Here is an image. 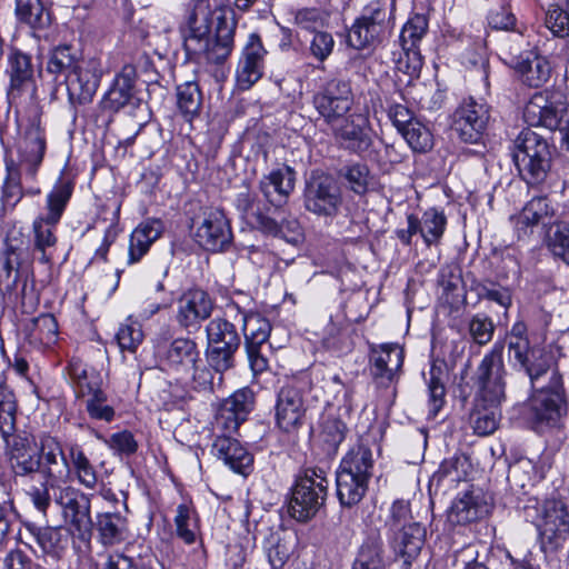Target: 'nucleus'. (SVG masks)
<instances>
[{
	"instance_id": "obj_1",
	"label": "nucleus",
	"mask_w": 569,
	"mask_h": 569,
	"mask_svg": "<svg viewBox=\"0 0 569 569\" xmlns=\"http://www.w3.org/2000/svg\"><path fill=\"white\" fill-rule=\"evenodd\" d=\"M237 20L234 12L218 8L210 12L202 3L188 10L181 33L189 56L203 57L213 64L223 63L233 50Z\"/></svg>"
},
{
	"instance_id": "obj_2",
	"label": "nucleus",
	"mask_w": 569,
	"mask_h": 569,
	"mask_svg": "<svg viewBox=\"0 0 569 569\" xmlns=\"http://www.w3.org/2000/svg\"><path fill=\"white\" fill-rule=\"evenodd\" d=\"M46 71L54 81L63 78L69 103L74 109L92 101L102 77L100 60L79 59L69 44L57 46L49 52Z\"/></svg>"
},
{
	"instance_id": "obj_3",
	"label": "nucleus",
	"mask_w": 569,
	"mask_h": 569,
	"mask_svg": "<svg viewBox=\"0 0 569 569\" xmlns=\"http://www.w3.org/2000/svg\"><path fill=\"white\" fill-rule=\"evenodd\" d=\"M74 191V179L60 173L46 194L43 212L32 221L33 253L41 263H50L57 250V227Z\"/></svg>"
},
{
	"instance_id": "obj_4",
	"label": "nucleus",
	"mask_w": 569,
	"mask_h": 569,
	"mask_svg": "<svg viewBox=\"0 0 569 569\" xmlns=\"http://www.w3.org/2000/svg\"><path fill=\"white\" fill-rule=\"evenodd\" d=\"M57 437L44 435L39 440L40 477L39 483H30L26 489L33 507L43 516L51 506L50 489L66 482L71 476L69 455Z\"/></svg>"
},
{
	"instance_id": "obj_5",
	"label": "nucleus",
	"mask_w": 569,
	"mask_h": 569,
	"mask_svg": "<svg viewBox=\"0 0 569 569\" xmlns=\"http://www.w3.org/2000/svg\"><path fill=\"white\" fill-rule=\"evenodd\" d=\"M28 258V248L8 244L0 258V291L8 302L20 305L30 311L39 302L34 283L29 282V273L23 263Z\"/></svg>"
},
{
	"instance_id": "obj_6",
	"label": "nucleus",
	"mask_w": 569,
	"mask_h": 569,
	"mask_svg": "<svg viewBox=\"0 0 569 569\" xmlns=\"http://www.w3.org/2000/svg\"><path fill=\"white\" fill-rule=\"evenodd\" d=\"M512 158L528 186L546 182L552 166V148L543 137L530 129L522 130L513 141Z\"/></svg>"
},
{
	"instance_id": "obj_7",
	"label": "nucleus",
	"mask_w": 569,
	"mask_h": 569,
	"mask_svg": "<svg viewBox=\"0 0 569 569\" xmlns=\"http://www.w3.org/2000/svg\"><path fill=\"white\" fill-rule=\"evenodd\" d=\"M41 108L37 103L29 107L16 151L17 161L13 168L19 170L27 181H37L47 151V136L41 123Z\"/></svg>"
},
{
	"instance_id": "obj_8",
	"label": "nucleus",
	"mask_w": 569,
	"mask_h": 569,
	"mask_svg": "<svg viewBox=\"0 0 569 569\" xmlns=\"http://www.w3.org/2000/svg\"><path fill=\"white\" fill-rule=\"evenodd\" d=\"M508 356L513 367L522 370L535 388L543 376L551 370V358L542 348L533 346L529 339L528 327L522 320L516 321L506 335Z\"/></svg>"
},
{
	"instance_id": "obj_9",
	"label": "nucleus",
	"mask_w": 569,
	"mask_h": 569,
	"mask_svg": "<svg viewBox=\"0 0 569 569\" xmlns=\"http://www.w3.org/2000/svg\"><path fill=\"white\" fill-rule=\"evenodd\" d=\"M533 389L536 391L530 398L529 407L530 418L536 429L542 430L558 426L568 412L562 376L557 369H551L548 385Z\"/></svg>"
},
{
	"instance_id": "obj_10",
	"label": "nucleus",
	"mask_w": 569,
	"mask_h": 569,
	"mask_svg": "<svg viewBox=\"0 0 569 569\" xmlns=\"http://www.w3.org/2000/svg\"><path fill=\"white\" fill-rule=\"evenodd\" d=\"M207 362L218 373V382L223 380V373L234 367V355L240 347V335L236 326L226 318L216 317L206 326Z\"/></svg>"
},
{
	"instance_id": "obj_11",
	"label": "nucleus",
	"mask_w": 569,
	"mask_h": 569,
	"mask_svg": "<svg viewBox=\"0 0 569 569\" xmlns=\"http://www.w3.org/2000/svg\"><path fill=\"white\" fill-rule=\"evenodd\" d=\"M51 503L60 510L64 522L71 531L82 541L88 540L92 533L90 496L71 485H58L50 489Z\"/></svg>"
},
{
	"instance_id": "obj_12",
	"label": "nucleus",
	"mask_w": 569,
	"mask_h": 569,
	"mask_svg": "<svg viewBox=\"0 0 569 569\" xmlns=\"http://www.w3.org/2000/svg\"><path fill=\"white\" fill-rule=\"evenodd\" d=\"M328 480L322 469H307L297 479L289 502L290 516L299 522L312 519L327 499Z\"/></svg>"
},
{
	"instance_id": "obj_13",
	"label": "nucleus",
	"mask_w": 569,
	"mask_h": 569,
	"mask_svg": "<svg viewBox=\"0 0 569 569\" xmlns=\"http://www.w3.org/2000/svg\"><path fill=\"white\" fill-rule=\"evenodd\" d=\"M506 376L502 346L495 345L483 356L475 372L477 400L489 406H500L506 399Z\"/></svg>"
},
{
	"instance_id": "obj_14",
	"label": "nucleus",
	"mask_w": 569,
	"mask_h": 569,
	"mask_svg": "<svg viewBox=\"0 0 569 569\" xmlns=\"http://www.w3.org/2000/svg\"><path fill=\"white\" fill-rule=\"evenodd\" d=\"M226 313H234L236 317L240 318L250 368L254 375L262 373L269 366L268 359L260 352L262 345L270 337L271 325L269 320L258 312L248 313L241 310L237 303L228 305Z\"/></svg>"
},
{
	"instance_id": "obj_15",
	"label": "nucleus",
	"mask_w": 569,
	"mask_h": 569,
	"mask_svg": "<svg viewBox=\"0 0 569 569\" xmlns=\"http://www.w3.org/2000/svg\"><path fill=\"white\" fill-rule=\"evenodd\" d=\"M343 203L341 188L329 174L313 172L306 182L303 206L307 211L323 218H335Z\"/></svg>"
},
{
	"instance_id": "obj_16",
	"label": "nucleus",
	"mask_w": 569,
	"mask_h": 569,
	"mask_svg": "<svg viewBox=\"0 0 569 569\" xmlns=\"http://www.w3.org/2000/svg\"><path fill=\"white\" fill-rule=\"evenodd\" d=\"M10 469L14 480L32 481L40 475L39 443L34 436L17 432L4 439Z\"/></svg>"
},
{
	"instance_id": "obj_17",
	"label": "nucleus",
	"mask_w": 569,
	"mask_h": 569,
	"mask_svg": "<svg viewBox=\"0 0 569 569\" xmlns=\"http://www.w3.org/2000/svg\"><path fill=\"white\" fill-rule=\"evenodd\" d=\"M352 104L351 89L348 82L340 79L328 81L313 96V106L329 124L341 120Z\"/></svg>"
},
{
	"instance_id": "obj_18",
	"label": "nucleus",
	"mask_w": 569,
	"mask_h": 569,
	"mask_svg": "<svg viewBox=\"0 0 569 569\" xmlns=\"http://www.w3.org/2000/svg\"><path fill=\"white\" fill-rule=\"evenodd\" d=\"M489 118L488 104L468 98L456 109L452 128L462 141L477 143L487 128Z\"/></svg>"
},
{
	"instance_id": "obj_19",
	"label": "nucleus",
	"mask_w": 569,
	"mask_h": 569,
	"mask_svg": "<svg viewBox=\"0 0 569 569\" xmlns=\"http://www.w3.org/2000/svg\"><path fill=\"white\" fill-rule=\"evenodd\" d=\"M538 528L543 548H559L569 537V511L566 505L556 499L546 500Z\"/></svg>"
},
{
	"instance_id": "obj_20",
	"label": "nucleus",
	"mask_w": 569,
	"mask_h": 569,
	"mask_svg": "<svg viewBox=\"0 0 569 569\" xmlns=\"http://www.w3.org/2000/svg\"><path fill=\"white\" fill-rule=\"evenodd\" d=\"M254 393L248 388H241L228 397L219 407L216 421V432L234 433L240 425L247 420L248 415L253 409Z\"/></svg>"
},
{
	"instance_id": "obj_21",
	"label": "nucleus",
	"mask_w": 569,
	"mask_h": 569,
	"mask_svg": "<svg viewBox=\"0 0 569 569\" xmlns=\"http://www.w3.org/2000/svg\"><path fill=\"white\" fill-rule=\"evenodd\" d=\"M267 50L261 38L257 33H250L236 69V79L238 88L241 90L250 89L258 82L264 71Z\"/></svg>"
},
{
	"instance_id": "obj_22",
	"label": "nucleus",
	"mask_w": 569,
	"mask_h": 569,
	"mask_svg": "<svg viewBox=\"0 0 569 569\" xmlns=\"http://www.w3.org/2000/svg\"><path fill=\"white\" fill-rule=\"evenodd\" d=\"M213 309L214 301L207 291L189 289L178 299L176 319L186 330L199 329L211 317Z\"/></svg>"
},
{
	"instance_id": "obj_23",
	"label": "nucleus",
	"mask_w": 569,
	"mask_h": 569,
	"mask_svg": "<svg viewBox=\"0 0 569 569\" xmlns=\"http://www.w3.org/2000/svg\"><path fill=\"white\" fill-rule=\"evenodd\" d=\"M305 412L301 388L293 380L287 381L277 393V426L286 432L293 431L302 425Z\"/></svg>"
},
{
	"instance_id": "obj_24",
	"label": "nucleus",
	"mask_w": 569,
	"mask_h": 569,
	"mask_svg": "<svg viewBox=\"0 0 569 569\" xmlns=\"http://www.w3.org/2000/svg\"><path fill=\"white\" fill-rule=\"evenodd\" d=\"M231 239V229L224 213L217 208L204 210L196 231L199 246L208 251H222L230 244Z\"/></svg>"
},
{
	"instance_id": "obj_25",
	"label": "nucleus",
	"mask_w": 569,
	"mask_h": 569,
	"mask_svg": "<svg viewBox=\"0 0 569 569\" xmlns=\"http://www.w3.org/2000/svg\"><path fill=\"white\" fill-rule=\"evenodd\" d=\"M211 453L236 473L247 476L252 469V455L232 433L217 432Z\"/></svg>"
},
{
	"instance_id": "obj_26",
	"label": "nucleus",
	"mask_w": 569,
	"mask_h": 569,
	"mask_svg": "<svg viewBox=\"0 0 569 569\" xmlns=\"http://www.w3.org/2000/svg\"><path fill=\"white\" fill-rule=\"evenodd\" d=\"M7 74L9 77L8 99L16 102L24 92L34 89V70L31 56L13 49L8 57Z\"/></svg>"
},
{
	"instance_id": "obj_27",
	"label": "nucleus",
	"mask_w": 569,
	"mask_h": 569,
	"mask_svg": "<svg viewBox=\"0 0 569 569\" xmlns=\"http://www.w3.org/2000/svg\"><path fill=\"white\" fill-rule=\"evenodd\" d=\"M197 362H201L197 343L189 338H177L161 352V363L177 375L188 373Z\"/></svg>"
},
{
	"instance_id": "obj_28",
	"label": "nucleus",
	"mask_w": 569,
	"mask_h": 569,
	"mask_svg": "<svg viewBox=\"0 0 569 569\" xmlns=\"http://www.w3.org/2000/svg\"><path fill=\"white\" fill-rule=\"evenodd\" d=\"M510 64L521 81L530 88L542 87L551 76L549 61L530 51L512 57Z\"/></svg>"
},
{
	"instance_id": "obj_29",
	"label": "nucleus",
	"mask_w": 569,
	"mask_h": 569,
	"mask_svg": "<svg viewBox=\"0 0 569 569\" xmlns=\"http://www.w3.org/2000/svg\"><path fill=\"white\" fill-rule=\"evenodd\" d=\"M489 513V505L479 491H468L458 496L448 512V520L453 525H467Z\"/></svg>"
},
{
	"instance_id": "obj_30",
	"label": "nucleus",
	"mask_w": 569,
	"mask_h": 569,
	"mask_svg": "<svg viewBox=\"0 0 569 569\" xmlns=\"http://www.w3.org/2000/svg\"><path fill=\"white\" fill-rule=\"evenodd\" d=\"M295 180V171L290 167H283L264 176L260 180V190L271 204L280 207L293 191Z\"/></svg>"
},
{
	"instance_id": "obj_31",
	"label": "nucleus",
	"mask_w": 569,
	"mask_h": 569,
	"mask_svg": "<svg viewBox=\"0 0 569 569\" xmlns=\"http://www.w3.org/2000/svg\"><path fill=\"white\" fill-rule=\"evenodd\" d=\"M136 78V68L131 64L123 66L103 97V109L117 112L129 104L133 98Z\"/></svg>"
},
{
	"instance_id": "obj_32",
	"label": "nucleus",
	"mask_w": 569,
	"mask_h": 569,
	"mask_svg": "<svg viewBox=\"0 0 569 569\" xmlns=\"http://www.w3.org/2000/svg\"><path fill=\"white\" fill-rule=\"evenodd\" d=\"M163 231V223L159 219H149L138 224L130 234L128 248V264L139 262L149 251Z\"/></svg>"
},
{
	"instance_id": "obj_33",
	"label": "nucleus",
	"mask_w": 569,
	"mask_h": 569,
	"mask_svg": "<svg viewBox=\"0 0 569 569\" xmlns=\"http://www.w3.org/2000/svg\"><path fill=\"white\" fill-rule=\"evenodd\" d=\"M373 469L375 460L370 447L359 442L351 447L343 456L337 473L370 481L373 476Z\"/></svg>"
},
{
	"instance_id": "obj_34",
	"label": "nucleus",
	"mask_w": 569,
	"mask_h": 569,
	"mask_svg": "<svg viewBox=\"0 0 569 569\" xmlns=\"http://www.w3.org/2000/svg\"><path fill=\"white\" fill-rule=\"evenodd\" d=\"M426 541V528L418 522L403 526L393 541L396 553L403 560L405 569L418 558Z\"/></svg>"
},
{
	"instance_id": "obj_35",
	"label": "nucleus",
	"mask_w": 569,
	"mask_h": 569,
	"mask_svg": "<svg viewBox=\"0 0 569 569\" xmlns=\"http://www.w3.org/2000/svg\"><path fill=\"white\" fill-rule=\"evenodd\" d=\"M403 359V350L398 345H382L375 352L371 375L380 385H388L401 369Z\"/></svg>"
},
{
	"instance_id": "obj_36",
	"label": "nucleus",
	"mask_w": 569,
	"mask_h": 569,
	"mask_svg": "<svg viewBox=\"0 0 569 569\" xmlns=\"http://www.w3.org/2000/svg\"><path fill=\"white\" fill-rule=\"evenodd\" d=\"M440 300L457 309L466 302V289L461 270L458 266H445L438 277Z\"/></svg>"
},
{
	"instance_id": "obj_37",
	"label": "nucleus",
	"mask_w": 569,
	"mask_h": 569,
	"mask_svg": "<svg viewBox=\"0 0 569 569\" xmlns=\"http://www.w3.org/2000/svg\"><path fill=\"white\" fill-rule=\"evenodd\" d=\"M31 533L44 553L60 558L67 551L73 532L62 527H44L33 528Z\"/></svg>"
},
{
	"instance_id": "obj_38",
	"label": "nucleus",
	"mask_w": 569,
	"mask_h": 569,
	"mask_svg": "<svg viewBox=\"0 0 569 569\" xmlns=\"http://www.w3.org/2000/svg\"><path fill=\"white\" fill-rule=\"evenodd\" d=\"M96 529L103 546L118 545L127 538V519L119 512H101L96 517Z\"/></svg>"
},
{
	"instance_id": "obj_39",
	"label": "nucleus",
	"mask_w": 569,
	"mask_h": 569,
	"mask_svg": "<svg viewBox=\"0 0 569 569\" xmlns=\"http://www.w3.org/2000/svg\"><path fill=\"white\" fill-rule=\"evenodd\" d=\"M69 373L74 383L78 397H89L103 391L101 372L93 367L73 360L69 365Z\"/></svg>"
},
{
	"instance_id": "obj_40",
	"label": "nucleus",
	"mask_w": 569,
	"mask_h": 569,
	"mask_svg": "<svg viewBox=\"0 0 569 569\" xmlns=\"http://www.w3.org/2000/svg\"><path fill=\"white\" fill-rule=\"evenodd\" d=\"M8 177L3 184L2 200L6 206L14 207L24 193L37 196L40 188L36 186L37 181H27L19 170L13 168V160L7 163Z\"/></svg>"
},
{
	"instance_id": "obj_41",
	"label": "nucleus",
	"mask_w": 569,
	"mask_h": 569,
	"mask_svg": "<svg viewBox=\"0 0 569 569\" xmlns=\"http://www.w3.org/2000/svg\"><path fill=\"white\" fill-rule=\"evenodd\" d=\"M360 120L362 123L342 119V123L335 129L336 136L343 141L346 148L358 154L367 152L372 144L369 129L365 127V120Z\"/></svg>"
},
{
	"instance_id": "obj_42",
	"label": "nucleus",
	"mask_w": 569,
	"mask_h": 569,
	"mask_svg": "<svg viewBox=\"0 0 569 569\" xmlns=\"http://www.w3.org/2000/svg\"><path fill=\"white\" fill-rule=\"evenodd\" d=\"M67 451L69 453L71 473H74L81 486L87 489H93L98 482V475L82 448L77 443H69L67 445Z\"/></svg>"
},
{
	"instance_id": "obj_43",
	"label": "nucleus",
	"mask_w": 569,
	"mask_h": 569,
	"mask_svg": "<svg viewBox=\"0 0 569 569\" xmlns=\"http://www.w3.org/2000/svg\"><path fill=\"white\" fill-rule=\"evenodd\" d=\"M446 227V214L436 208L426 210L422 217L418 218V232L427 247L437 246L440 242Z\"/></svg>"
},
{
	"instance_id": "obj_44",
	"label": "nucleus",
	"mask_w": 569,
	"mask_h": 569,
	"mask_svg": "<svg viewBox=\"0 0 569 569\" xmlns=\"http://www.w3.org/2000/svg\"><path fill=\"white\" fill-rule=\"evenodd\" d=\"M369 480L349 477L336 472L337 497L342 507L351 508L366 496Z\"/></svg>"
},
{
	"instance_id": "obj_45",
	"label": "nucleus",
	"mask_w": 569,
	"mask_h": 569,
	"mask_svg": "<svg viewBox=\"0 0 569 569\" xmlns=\"http://www.w3.org/2000/svg\"><path fill=\"white\" fill-rule=\"evenodd\" d=\"M202 92L198 82L187 81L177 87V107L186 120L198 117L202 107Z\"/></svg>"
},
{
	"instance_id": "obj_46",
	"label": "nucleus",
	"mask_w": 569,
	"mask_h": 569,
	"mask_svg": "<svg viewBox=\"0 0 569 569\" xmlns=\"http://www.w3.org/2000/svg\"><path fill=\"white\" fill-rule=\"evenodd\" d=\"M348 432L347 425L337 416L328 415L321 422L319 439L327 455H336Z\"/></svg>"
},
{
	"instance_id": "obj_47",
	"label": "nucleus",
	"mask_w": 569,
	"mask_h": 569,
	"mask_svg": "<svg viewBox=\"0 0 569 569\" xmlns=\"http://www.w3.org/2000/svg\"><path fill=\"white\" fill-rule=\"evenodd\" d=\"M251 223L263 233L279 237L288 243L297 244L301 240V227L297 220H292L289 223L290 234L284 232L283 224H279L274 219L264 216L260 211L254 213V217L251 219Z\"/></svg>"
},
{
	"instance_id": "obj_48",
	"label": "nucleus",
	"mask_w": 569,
	"mask_h": 569,
	"mask_svg": "<svg viewBox=\"0 0 569 569\" xmlns=\"http://www.w3.org/2000/svg\"><path fill=\"white\" fill-rule=\"evenodd\" d=\"M352 569H386L383 543L379 537H369L365 540Z\"/></svg>"
},
{
	"instance_id": "obj_49",
	"label": "nucleus",
	"mask_w": 569,
	"mask_h": 569,
	"mask_svg": "<svg viewBox=\"0 0 569 569\" xmlns=\"http://www.w3.org/2000/svg\"><path fill=\"white\" fill-rule=\"evenodd\" d=\"M400 134L416 153H427L433 148V134L430 128L418 118L411 121Z\"/></svg>"
},
{
	"instance_id": "obj_50",
	"label": "nucleus",
	"mask_w": 569,
	"mask_h": 569,
	"mask_svg": "<svg viewBox=\"0 0 569 569\" xmlns=\"http://www.w3.org/2000/svg\"><path fill=\"white\" fill-rule=\"evenodd\" d=\"M546 244L550 252L569 266V223L558 221L546 231Z\"/></svg>"
},
{
	"instance_id": "obj_51",
	"label": "nucleus",
	"mask_w": 569,
	"mask_h": 569,
	"mask_svg": "<svg viewBox=\"0 0 569 569\" xmlns=\"http://www.w3.org/2000/svg\"><path fill=\"white\" fill-rule=\"evenodd\" d=\"M17 400L13 391L0 382V433L4 439L14 435Z\"/></svg>"
},
{
	"instance_id": "obj_52",
	"label": "nucleus",
	"mask_w": 569,
	"mask_h": 569,
	"mask_svg": "<svg viewBox=\"0 0 569 569\" xmlns=\"http://www.w3.org/2000/svg\"><path fill=\"white\" fill-rule=\"evenodd\" d=\"M18 19L33 29H43L50 23V17L44 12L41 0H16Z\"/></svg>"
},
{
	"instance_id": "obj_53",
	"label": "nucleus",
	"mask_w": 569,
	"mask_h": 569,
	"mask_svg": "<svg viewBox=\"0 0 569 569\" xmlns=\"http://www.w3.org/2000/svg\"><path fill=\"white\" fill-rule=\"evenodd\" d=\"M550 103L551 93L547 91L536 92L525 106V121L531 127H545Z\"/></svg>"
},
{
	"instance_id": "obj_54",
	"label": "nucleus",
	"mask_w": 569,
	"mask_h": 569,
	"mask_svg": "<svg viewBox=\"0 0 569 569\" xmlns=\"http://www.w3.org/2000/svg\"><path fill=\"white\" fill-rule=\"evenodd\" d=\"M481 405V409L478 408L471 413V425L475 433L489 436L497 430L501 413L498 408L499 406H489L482 402Z\"/></svg>"
},
{
	"instance_id": "obj_55",
	"label": "nucleus",
	"mask_w": 569,
	"mask_h": 569,
	"mask_svg": "<svg viewBox=\"0 0 569 569\" xmlns=\"http://www.w3.org/2000/svg\"><path fill=\"white\" fill-rule=\"evenodd\" d=\"M177 536L186 543L196 541L197 512L191 503H180L174 517Z\"/></svg>"
},
{
	"instance_id": "obj_56",
	"label": "nucleus",
	"mask_w": 569,
	"mask_h": 569,
	"mask_svg": "<svg viewBox=\"0 0 569 569\" xmlns=\"http://www.w3.org/2000/svg\"><path fill=\"white\" fill-rule=\"evenodd\" d=\"M399 52H393V62L396 69L411 79L419 78L422 69L423 59L419 48H411L409 46H400Z\"/></svg>"
},
{
	"instance_id": "obj_57",
	"label": "nucleus",
	"mask_w": 569,
	"mask_h": 569,
	"mask_svg": "<svg viewBox=\"0 0 569 569\" xmlns=\"http://www.w3.org/2000/svg\"><path fill=\"white\" fill-rule=\"evenodd\" d=\"M496 326L486 313H476L467 320L469 339L478 346L488 345L493 337Z\"/></svg>"
},
{
	"instance_id": "obj_58",
	"label": "nucleus",
	"mask_w": 569,
	"mask_h": 569,
	"mask_svg": "<svg viewBox=\"0 0 569 569\" xmlns=\"http://www.w3.org/2000/svg\"><path fill=\"white\" fill-rule=\"evenodd\" d=\"M523 212L536 223V226H551L556 216V209L551 200L546 196H538L530 199L522 208Z\"/></svg>"
},
{
	"instance_id": "obj_59",
	"label": "nucleus",
	"mask_w": 569,
	"mask_h": 569,
	"mask_svg": "<svg viewBox=\"0 0 569 569\" xmlns=\"http://www.w3.org/2000/svg\"><path fill=\"white\" fill-rule=\"evenodd\" d=\"M429 413L436 417L446 402V387L440 368L432 366L428 380Z\"/></svg>"
},
{
	"instance_id": "obj_60",
	"label": "nucleus",
	"mask_w": 569,
	"mask_h": 569,
	"mask_svg": "<svg viewBox=\"0 0 569 569\" xmlns=\"http://www.w3.org/2000/svg\"><path fill=\"white\" fill-rule=\"evenodd\" d=\"M546 118L547 119L543 128L549 130H558L560 133L562 130H568L569 104L562 99L560 94L551 93V103Z\"/></svg>"
},
{
	"instance_id": "obj_61",
	"label": "nucleus",
	"mask_w": 569,
	"mask_h": 569,
	"mask_svg": "<svg viewBox=\"0 0 569 569\" xmlns=\"http://www.w3.org/2000/svg\"><path fill=\"white\" fill-rule=\"evenodd\" d=\"M428 31V19L423 14H415L402 27L399 42L400 46H409L411 48H419L421 39Z\"/></svg>"
},
{
	"instance_id": "obj_62",
	"label": "nucleus",
	"mask_w": 569,
	"mask_h": 569,
	"mask_svg": "<svg viewBox=\"0 0 569 569\" xmlns=\"http://www.w3.org/2000/svg\"><path fill=\"white\" fill-rule=\"evenodd\" d=\"M360 18L380 36L389 23L387 2L382 0L369 2L365 7Z\"/></svg>"
},
{
	"instance_id": "obj_63",
	"label": "nucleus",
	"mask_w": 569,
	"mask_h": 569,
	"mask_svg": "<svg viewBox=\"0 0 569 569\" xmlns=\"http://www.w3.org/2000/svg\"><path fill=\"white\" fill-rule=\"evenodd\" d=\"M545 26L558 38H569V11L559 4H550L545 14Z\"/></svg>"
},
{
	"instance_id": "obj_64",
	"label": "nucleus",
	"mask_w": 569,
	"mask_h": 569,
	"mask_svg": "<svg viewBox=\"0 0 569 569\" xmlns=\"http://www.w3.org/2000/svg\"><path fill=\"white\" fill-rule=\"evenodd\" d=\"M191 369L193 370L191 387L198 392L210 393L214 390L216 386L222 383V381L218 382V373L209 363L206 366L197 362Z\"/></svg>"
}]
</instances>
